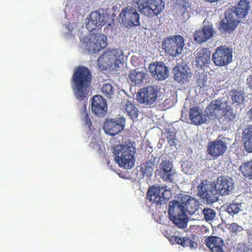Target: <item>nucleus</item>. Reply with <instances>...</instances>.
Returning a JSON list of instances; mask_svg holds the SVG:
<instances>
[{"label":"nucleus","instance_id":"nucleus-1","mask_svg":"<svg viewBox=\"0 0 252 252\" xmlns=\"http://www.w3.org/2000/svg\"><path fill=\"white\" fill-rule=\"evenodd\" d=\"M180 201L174 200L169 203L168 215L169 220L178 228H185L187 226L188 212L191 215L197 210L198 204L191 196L180 194Z\"/></svg>","mask_w":252,"mask_h":252},{"label":"nucleus","instance_id":"nucleus-2","mask_svg":"<svg viewBox=\"0 0 252 252\" xmlns=\"http://www.w3.org/2000/svg\"><path fill=\"white\" fill-rule=\"evenodd\" d=\"M250 8V2L241 0L236 6L232 7L225 13V18L220 21L218 29L223 33L232 32L240 23V19L245 17Z\"/></svg>","mask_w":252,"mask_h":252},{"label":"nucleus","instance_id":"nucleus-3","mask_svg":"<svg viewBox=\"0 0 252 252\" xmlns=\"http://www.w3.org/2000/svg\"><path fill=\"white\" fill-rule=\"evenodd\" d=\"M92 79L90 70L87 67L79 66L72 76V87L75 97L79 100L88 99Z\"/></svg>","mask_w":252,"mask_h":252},{"label":"nucleus","instance_id":"nucleus-4","mask_svg":"<svg viewBox=\"0 0 252 252\" xmlns=\"http://www.w3.org/2000/svg\"><path fill=\"white\" fill-rule=\"evenodd\" d=\"M135 148L130 140L116 145L113 149L115 160L121 167L130 169L134 165Z\"/></svg>","mask_w":252,"mask_h":252},{"label":"nucleus","instance_id":"nucleus-5","mask_svg":"<svg viewBox=\"0 0 252 252\" xmlns=\"http://www.w3.org/2000/svg\"><path fill=\"white\" fill-rule=\"evenodd\" d=\"M132 2L142 15L149 18L158 15L164 8L162 0H132Z\"/></svg>","mask_w":252,"mask_h":252},{"label":"nucleus","instance_id":"nucleus-6","mask_svg":"<svg viewBox=\"0 0 252 252\" xmlns=\"http://www.w3.org/2000/svg\"><path fill=\"white\" fill-rule=\"evenodd\" d=\"M171 197V191L166 186H152L147 191V198L156 205L165 203Z\"/></svg>","mask_w":252,"mask_h":252},{"label":"nucleus","instance_id":"nucleus-7","mask_svg":"<svg viewBox=\"0 0 252 252\" xmlns=\"http://www.w3.org/2000/svg\"><path fill=\"white\" fill-rule=\"evenodd\" d=\"M197 195L207 204L217 202L220 195L214 185L203 181L197 187Z\"/></svg>","mask_w":252,"mask_h":252},{"label":"nucleus","instance_id":"nucleus-8","mask_svg":"<svg viewBox=\"0 0 252 252\" xmlns=\"http://www.w3.org/2000/svg\"><path fill=\"white\" fill-rule=\"evenodd\" d=\"M184 45V38L180 35L167 37L162 43V49L167 54L172 57H177L181 54Z\"/></svg>","mask_w":252,"mask_h":252},{"label":"nucleus","instance_id":"nucleus-9","mask_svg":"<svg viewBox=\"0 0 252 252\" xmlns=\"http://www.w3.org/2000/svg\"><path fill=\"white\" fill-rule=\"evenodd\" d=\"M212 61L218 66H224L232 61V50L225 46L218 47L212 55Z\"/></svg>","mask_w":252,"mask_h":252},{"label":"nucleus","instance_id":"nucleus-10","mask_svg":"<svg viewBox=\"0 0 252 252\" xmlns=\"http://www.w3.org/2000/svg\"><path fill=\"white\" fill-rule=\"evenodd\" d=\"M107 37L104 34L91 33L86 41L85 48L91 53H96L107 45Z\"/></svg>","mask_w":252,"mask_h":252},{"label":"nucleus","instance_id":"nucleus-11","mask_svg":"<svg viewBox=\"0 0 252 252\" xmlns=\"http://www.w3.org/2000/svg\"><path fill=\"white\" fill-rule=\"evenodd\" d=\"M108 19L109 15L106 13L100 14L97 11H93L90 14L86 27L91 32L96 29L99 30L105 25L110 26Z\"/></svg>","mask_w":252,"mask_h":252},{"label":"nucleus","instance_id":"nucleus-12","mask_svg":"<svg viewBox=\"0 0 252 252\" xmlns=\"http://www.w3.org/2000/svg\"><path fill=\"white\" fill-rule=\"evenodd\" d=\"M122 22L126 27L137 26L140 24L139 14L136 9L128 6L123 9L119 15Z\"/></svg>","mask_w":252,"mask_h":252},{"label":"nucleus","instance_id":"nucleus-13","mask_svg":"<svg viewBox=\"0 0 252 252\" xmlns=\"http://www.w3.org/2000/svg\"><path fill=\"white\" fill-rule=\"evenodd\" d=\"M158 91L154 86L141 89L137 95L138 101L146 105L154 104L158 98Z\"/></svg>","mask_w":252,"mask_h":252},{"label":"nucleus","instance_id":"nucleus-14","mask_svg":"<svg viewBox=\"0 0 252 252\" xmlns=\"http://www.w3.org/2000/svg\"><path fill=\"white\" fill-rule=\"evenodd\" d=\"M214 186L219 195L226 196L233 193L234 182L231 177L220 176L217 179Z\"/></svg>","mask_w":252,"mask_h":252},{"label":"nucleus","instance_id":"nucleus-15","mask_svg":"<svg viewBox=\"0 0 252 252\" xmlns=\"http://www.w3.org/2000/svg\"><path fill=\"white\" fill-rule=\"evenodd\" d=\"M125 123V120L121 118L107 119L104 124L103 130L106 134L114 136L123 130Z\"/></svg>","mask_w":252,"mask_h":252},{"label":"nucleus","instance_id":"nucleus-16","mask_svg":"<svg viewBox=\"0 0 252 252\" xmlns=\"http://www.w3.org/2000/svg\"><path fill=\"white\" fill-rule=\"evenodd\" d=\"M148 69L151 75L157 80H164L169 76L168 68L162 62L151 63Z\"/></svg>","mask_w":252,"mask_h":252},{"label":"nucleus","instance_id":"nucleus-17","mask_svg":"<svg viewBox=\"0 0 252 252\" xmlns=\"http://www.w3.org/2000/svg\"><path fill=\"white\" fill-rule=\"evenodd\" d=\"M155 173L164 181L172 182L173 181V176L175 172L173 170L172 163L168 160H162Z\"/></svg>","mask_w":252,"mask_h":252},{"label":"nucleus","instance_id":"nucleus-18","mask_svg":"<svg viewBox=\"0 0 252 252\" xmlns=\"http://www.w3.org/2000/svg\"><path fill=\"white\" fill-rule=\"evenodd\" d=\"M91 108L93 113L98 117H103L107 111L106 101L102 96L95 95L92 98Z\"/></svg>","mask_w":252,"mask_h":252},{"label":"nucleus","instance_id":"nucleus-19","mask_svg":"<svg viewBox=\"0 0 252 252\" xmlns=\"http://www.w3.org/2000/svg\"><path fill=\"white\" fill-rule=\"evenodd\" d=\"M227 149L226 143L221 140L216 139L208 143L207 151L214 158L222 156Z\"/></svg>","mask_w":252,"mask_h":252},{"label":"nucleus","instance_id":"nucleus-20","mask_svg":"<svg viewBox=\"0 0 252 252\" xmlns=\"http://www.w3.org/2000/svg\"><path fill=\"white\" fill-rule=\"evenodd\" d=\"M215 31L212 25L204 26L201 30L196 31L194 33V41L199 44L205 42L211 39L214 35Z\"/></svg>","mask_w":252,"mask_h":252},{"label":"nucleus","instance_id":"nucleus-21","mask_svg":"<svg viewBox=\"0 0 252 252\" xmlns=\"http://www.w3.org/2000/svg\"><path fill=\"white\" fill-rule=\"evenodd\" d=\"M205 244L212 252H225L226 247L221 238L210 236L205 240Z\"/></svg>","mask_w":252,"mask_h":252},{"label":"nucleus","instance_id":"nucleus-22","mask_svg":"<svg viewBox=\"0 0 252 252\" xmlns=\"http://www.w3.org/2000/svg\"><path fill=\"white\" fill-rule=\"evenodd\" d=\"M195 236L196 235H194L184 237L172 236L170 238L169 241L172 243L181 245L183 247H189L191 249H196L198 246Z\"/></svg>","mask_w":252,"mask_h":252},{"label":"nucleus","instance_id":"nucleus-23","mask_svg":"<svg viewBox=\"0 0 252 252\" xmlns=\"http://www.w3.org/2000/svg\"><path fill=\"white\" fill-rule=\"evenodd\" d=\"M174 79L180 84L189 82L191 73L189 68L186 66H176L174 69Z\"/></svg>","mask_w":252,"mask_h":252},{"label":"nucleus","instance_id":"nucleus-24","mask_svg":"<svg viewBox=\"0 0 252 252\" xmlns=\"http://www.w3.org/2000/svg\"><path fill=\"white\" fill-rule=\"evenodd\" d=\"M211 52L208 48H201L198 50L195 57V61L197 65L201 68L209 64L210 60Z\"/></svg>","mask_w":252,"mask_h":252},{"label":"nucleus","instance_id":"nucleus-25","mask_svg":"<svg viewBox=\"0 0 252 252\" xmlns=\"http://www.w3.org/2000/svg\"><path fill=\"white\" fill-rule=\"evenodd\" d=\"M189 118L191 123L196 126L200 125L206 121V116L197 107L190 109Z\"/></svg>","mask_w":252,"mask_h":252},{"label":"nucleus","instance_id":"nucleus-26","mask_svg":"<svg viewBox=\"0 0 252 252\" xmlns=\"http://www.w3.org/2000/svg\"><path fill=\"white\" fill-rule=\"evenodd\" d=\"M174 9L177 15L183 17L186 13H189L191 10L190 3L186 0H176Z\"/></svg>","mask_w":252,"mask_h":252},{"label":"nucleus","instance_id":"nucleus-27","mask_svg":"<svg viewBox=\"0 0 252 252\" xmlns=\"http://www.w3.org/2000/svg\"><path fill=\"white\" fill-rule=\"evenodd\" d=\"M242 141L246 151L252 153V125H249L243 130Z\"/></svg>","mask_w":252,"mask_h":252},{"label":"nucleus","instance_id":"nucleus-28","mask_svg":"<svg viewBox=\"0 0 252 252\" xmlns=\"http://www.w3.org/2000/svg\"><path fill=\"white\" fill-rule=\"evenodd\" d=\"M223 103L220 100L218 99L213 100L206 107V112L208 116L216 117L219 115L220 111L224 107L222 106Z\"/></svg>","mask_w":252,"mask_h":252},{"label":"nucleus","instance_id":"nucleus-29","mask_svg":"<svg viewBox=\"0 0 252 252\" xmlns=\"http://www.w3.org/2000/svg\"><path fill=\"white\" fill-rule=\"evenodd\" d=\"M105 51L107 55H109V59L112 65H118L121 60L124 59L123 51L121 49H109Z\"/></svg>","mask_w":252,"mask_h":252},{"label":"nucleus","instance_id":"nucleus-30","mask_svg":"<svg viewBox=\"0 0 252 252\" xmlns=\"http://www.w3.org/2000/svg\"><path fill=\"white\" fill-rule=\"evenodd\" d=\"M145 77V73L144 72L139 71L138 68L131 70L128 74L129 80L134 85L142 84Z\"/></svg>","mask_w":252,"mask_h":252},{"label":"nucleus","instance_id":"nucleus-31","mask_svg":"<svg viewBox=\"0 0 252 252\" xmlns=\"http://www.w3.org/2000/svg\"><path fill=\"white\" fill-rule=\"evenodd\" d=\"M123 111L126 113L132 120L137 119L138 111L134 104L127 101L126 103L123 105Z\"/></svg>","mask_w":252,"mask_h":252},{"label":"nucleus","instance_id":"nucleus-32","mask_svg":"<svg viewBox=\"0 0 252 252\" xmlns=\"http://www.w3.org/2000/svg\"><path fill=\"white\" fill-rule=\"evenodd\" d=\"M154 159L152 158L148 159L140 166V171L143 176L150 177L154 171Z\"/></svg>","mask_w":252,"mask_h":252},{"label":"nucleus","instance_id":"nucleus-33","mask_svg":"<svg viewBox=\"0 0 252 252\" xmlns=\"http://www.w3.org/2000/svg\"><path fill=\"white\" fill-rule=\"evenodd\" d=\"M235 118L236 114L234 112L233 110L229 106L226 108L225 113L221 116L220 121L223 125H226L233 122Z\"/></svg>","mask_w":252,"mask_h":252},{"label":"nucleus","instance_id":"nucleus-34","mask_svg":"<svg viewBox=\"0 0 252 252\" xmlns=\"http://www.w3.org/2000/svg\"><path fill=\"white\" fill-rule=\"evenodd\" d=\"M107 55L105 51L97 59V64L101 69H106L112 65L110 61V59H109V55Z\"/></svg>","mask_w":252,"mask_h":252},{"label":"nucleus","instance_id":"nucleus-35","mask_svg":"<svg viewBox=\"0 0 252 252\" xmlns=\"http://www.w3.org/2000/svg\"><path fill=\"white\" fill-rule=\"evenodd\" d=\"M230 95L233 104L237 105L243 103L244 97L243 91L236 89H232L230 92Z\"/></svg>","mask_w":252,"mask_h":252},{"label":"nucleus","instance_id":"nucleus-36","mask_svg":"<svg viewBox=\"0 0 252 252\" xmlns=\"http://www.w3.org/2000/svg\"><path fill=\"white\" fill-rule=\"evenodd\" d=\"M240 171L245 177L252 179V160L243 163L240 167Z\"/></svg>","mask_w":252,"mask_h":252},{"label":"nucleus","instance_id":"nucleus-37","mask_svg":"<svg viewBox=\"0 0 252 252\" xmlns=\"http://www.w3.org/2000/svg\"><path fill=\"white\" fill-rule=\"evenodd\" d=\"M208 78L206 74L203 72L199 73L196 76L195 84L200 89H204L207 86Z\"/></svg>","mask_w":252,"mask_h":252},{"label":"nucleus","instance_id":"nucleus-38","mask_svg":"<svg viewBox=\"0 0 252 252\" xmlns=\"http://www.w3.org/2000/svg\"><path fill=\"white\" fill-rule=\"evenodd\" d=\"M241 204L237 203H232L226 204L225 211L231 216L238 214L240 211Z\"/></svg>","mask_w":252,"mask_h":252},{"label":"nucleus","instance_id":"nucleus-39","mask_svg":"<svg viewBox=\"0 0 252 252\" xmlns=\"http://www.w3.org/2000/svg\"><path fill=\"white\" fill-rule=\"evenodd\" d=\"M81 115L83 116L82 118L83 121L84 123L85 126H87L89 131L92 130L91 127L92 126V123L91 122V119L89 117L88 112L87 110V105L84 104L83 105V110L81 111Z\"/></svg>","mask_w":252,"mask_h":252},{"label":"nucleus","instance_id":"nucleus-40","mask_svg":"<svg viewBox=\"0 0 252 252\" xmlns=\"http://www.w3.org/2000/svg\"><path fill=\"white\" fill-rule=\"evenodd\" d=\"M204 219L207 221L213 220L216 217V211L211 208H204L202 211Z\"/></svg>","mask_w":252,"mask_h":252},{"label":"nucleus","instance_id":"nucleus-41","mask_svg":"<svg viewBox=\"0 0 252 252\" xmlns=\"http://www.w3.org/2000/svg\"><path fill=\"white\" fill-rule=\"evenodd\" d=\"M252 244L248 242L247 243H239L237 248L236 252H252Z\"/></svg>","mask_w":252,"mask_h":252},{"label":"nucleus","instance_id":"nucleus-42","mask_svg":"<svg viewBox=\"0 0 252 252\" xmlns=\"http://www.w3.org/2000/svg\"><path fill=\"white\" fill-rule=\"evenodd\" d=\"M101 91L102 94L107 97H110L114 93L112 86L109 83L104 84L102 86Z\"/></svg>","mask_w":252,"mask_h":252},{"label":"nucleus","instance_id":"nucleus-43","mask_svg":"<svg viewBox=\"0 0 252 252\" xmlns=\"http://www.w3.org/2000/svg\"><path fill=\"white\" fill-rule=\"evenodd\" d=\"M228 229L232 235H237L238 233L243 230L242 226L235 222L229 224Z\"/></svg>","mask_w":252,"mask_h":252},{"label":"nucleus","instance_id":"nucleus-44","mask_svg":"<svg viewBox=\"0 0 252 252\" xmlns=\"http://www.w3.org/2000/svg\"><path fill=\"white\" fill-rule=\"evenodd\" d=\"M165 131L167 134V140L169 144L171 146H176V133L173 131H170L169 129L168 130H165Z\"/></svg>","mask_w":252,"mask_h":252},{"label":"nucleus","instance_id":"nucleus-45","mask_svg":"<svg viewBox=\"0 0 252 252\" xmlns=\"http://www.w3.org/2000/svg\"><path fill=\"white\" fill-rule=\"evenodd\" d=\"M246 84L249 89L252 90V73L248 76L246 80Z\"/></svg>","mask_w":252,"mask_h":252},{"label":"nucleus","instance_id":"nucleus-46","mask_svg":"<svg viewBox=\"0 0 252 252\" xmlns=\"http://www.w3.org/2000/svg\"><path fill=\"white\" fill-rule=\"evenodd\" d=\"M89 146L91 148L93 149H99L100 148L99 145H98L95 141L91 142Z\"/></svg>","mask_w":252,"mask_h":252},{"label":"nucleus","instance_id":"nucleus-47","mask_svg":"<svg viewBox=\"0 0 252 252\" xmlns=\"http://www.w3.org/2000/svg\"><path fill=\"white\" fill-rule=\"evenodd\" d=\"M198 230H200V231H201L202 232H207L208 231V229L207 228V227L206 226H205L204 225H201V226H198L197 227V231Z\"/></svg>","mask_w":252,"mask_h":252},{"label":"nucleus","instance_id":"nucleus-48","mask_svg":"<svg viewBox=\"0 0 252 252\" xmlns=\"http://www.w3.org/2000/svg\"><path fill=\"white\" fill-rule=\"evenodd\" d=\"M248 115L250 117V118L252 120V107H251V108L250 109V110L249 111L248 113Z\"/></svg>","mask_w":252,"mask_h":252},{"label":"nucleus","instance_id":"nucleus-49","mask_svg":"<svg viewBox=\"0 0 252 252\" xmlns=\"http://www.w3.org/2000/svg\"><path fill=\"white\" fill-rule=\"evenodd\" d=\"M220 0H205V1L209 3H214L220 1Z\"/></svg>","mask_w":252,"mask_h":252}]
</instances>
